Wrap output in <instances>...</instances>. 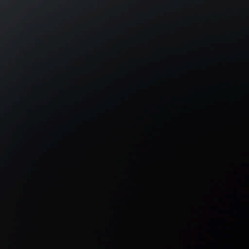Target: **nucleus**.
Returning <instances> with one entry per match:
<instances>
[{
    "label": "nucleus",
    "mask_w": 249,
    "mask_h": 249,
    "mask_svg": "<svg viewBox=\"0 0 249 249\" xmlns=\"http://www.w3.org/2000/svg\"><path fill=\"white\" fill-rule=\"evenodd\" d=\"M229 247L230 249H233L234 247L231 244V243L229 242Z\"/></svg>",
    "instance_id": "obj_2"
},
{
    "label": "nucleus",
    "mask_w": 249,
    "mask_h": 249,
    "mask_svg": "<svg viewBox=\"0 0 249 249\" xmlns=\"http://www.w3.org/2000/svg\"><path fill=\"white\" fill-rule=\"evenodd\" d=\"M231 235L230 234L229 236V238H230V237H231Z\"/></svg>",
    "instance_id": "obj_3"
},
{
    "label": "nucleus",
    "mask_w": 249,
    "mask_h": 249,
    "mask_svg": "<svg viewBox=\"0 0 249 249\" xmlns=\"http://www.w3.org/2000/svg\"><path fill=\"white\" fill-rule=\"evenodd\" d=\"M214 37H218V0H214Z\"/></svg>",
    "instance_id": "obj_1"
}]
</instances>
